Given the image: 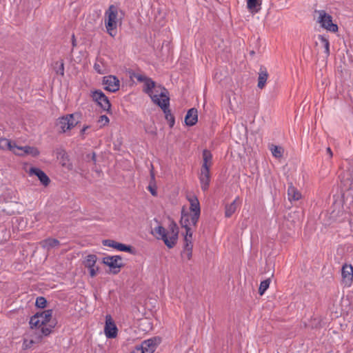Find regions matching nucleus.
<instances>
[{"label": "nucleus", "mask_w": 353, "mask_h": 353, "mask_svg": "<svg viewBox=\"0 0 353 353\" xmlns=\"http://www.w3.org/2000/svg\"><path fill=\"white\" fill-rule=\"evenodd\" d=\"M53 311L52 310H46L41 313H37L30 319V326L31 329L40 328L38 332V339L48 336L52 331L56 325L54 321H51Z\"/></svg>", "instance_id": "nucleus-1"}, {"label": "nucleus", "mask_w": 353, "mask_h": 353, "mask_svg": "<svg viewBox=\"0 0 353 353\" xmlns=\"http://www.w3.org/2000/svg\"><path fill=\"white\" fill-rule=\"evenodd\" d=\"M117 17L118 8L114 5H110L105 12V27L107 32L112 37H114L117 34Z\"/></svg>", "instance_id": "nucleus-2"}, {"label": "nucleus", "mask_w": 353, "mask_h": 353, "mask_svg": "<svg viewBox=\"0 0 353 353\" xmlns=\"http://www.w3.org/2000/svg\"><path fill=\"white\" fill-rule=\"evenodd\" d=\"M166 94L167 90L163 88L160 92L161 99L157 98V96H154L152 97V101L163 110L165 119L168 121L170 126L172 127L175 121L174 116L172 114L171 111L169 109L170 99Z\"/></svg>", "instance_id": "nucleus-3"}, {"label": "nucleus", "mask_w": 353, "mask_h": 353, "mask_svg": "<svg viewBox=\"0 0 353 353\" xmlns=\"http://www.w3.org/2000/svg\"><path fill=\"white\" fill-rule=\"evenodd\" d=\"M160 343V339L150 338L143 341L139 345L135 347L132 353H153Z\"/></svg>", "instance_id": "nucleus-4"}, {"label": "nucleus", "mask_w": 353, "mask_h": 353, "mask_svg": "<svg viewBox=\"0 0 353 353\" xmlns=\"http://www.w3.org/2000/svg\"><path fill=\"white\" fill-rule=\"evenodd\" d=\"M78 114H70L58 119L57 125L61 128L63 132L71 130L78 123Z\"/></svg>", "instance_id": "nucleus-5"}, {"label": "nucleus", "mask_w": 353, "mask_h": 353, "mask_svg": "<svg viewBox=\"0 0 353 353\" xmlns=\"http://www.w3.org/2000/svg\"><path fill=\"white\" fill-rule=\"evenodd\" d=\"M318 14V22L321 24V27L332 32L338 31V26L332 22L331 15L326 13L324 10H319Z\"/></svg>", "instance_id": "nucleus-6"}, {"label": "nucleus", "mask_w": 353, "mask_h": 353, "mask_svg": "<svg viewBox=\"0 0 353 353\" xmlns=\"http://www.w3.org/2000/svg\"><path fill=\"white\" fill-rule=\"evenodd\" d=\"M103 263L108 266L112 273L116 274L120 272V269L123 266L122 258L119 255L106 256L103 258Z\"/></svg>", "instance_id": "nucleus-7"}, {"label": "nucleus", "mask_w": 353, "mask_h": 353, "mask_svg": "<svg viewBox=\"0 0 353 353\" xmlns=\"http://www.w3.org/2000/svg\"><path fill=\"white\" fill-rule=\"evenodd\" d=\"M92 98L104 111L110 112L111 104L108 98L100 90L92 92Z\"/></svg>", "instance_id": "nucleus-8"}, {"label": "nucleus", "mask_w": 353, "mask_h": 353, "mask_svg": "<svg viewBox=\"0 0 353 353\" xmlns=\"http://www.w3.org/2000/svg\"><path fill=\"white\" fill-rule=\"evenodd\" d=\"M188 201L190 204V210L192 213L191 214V222L193 226H196L201 214L199 201L198 199L194 196L188 198Z\"/></svg>", "instance_id": "nucleus-9"}, {"label": "nucleus", "mask_w": 353, "mask_h": 353, "mask_svg": "<svg viewBox=\"0 0 353 353\" xmlns=\"http://www.w3.org/2000/svg\"><path fill=\"white\" fill-rule=\"evenodd\" d=\"M167 232L168 239H164V243L168 248H172L176 244L178 238L179 228L177 225L174 222H172Z\"/></svg>", "instance_id": "nucleus-10"}, {"label": "nucleus", "mask_w": 353, "mask_h": 353, "mask_svg": "<svg viewBox=\"0 0 353 353\" xmlns=\"http://www.w3.org/2000/svg\"><path fill=\"white\" fill-rule=\"evenodd\" d=\"M104 333L108 339H114L117 336L118 329L110 314L105 316Z\"/></svg>", "instance_id": "nucleus-11"}, {"label": "nucleus", "mask_w": 353, "mask_h": 353, "mask_svg": "<svg viewBox=\"0 0 353 353\" xmlns=\"http://www.w3.org/2000/svg\"><path fill=\"white\" fill-rule=\"evenodd\" d=\"M102 83L104 89L110 92H115L119 90V80L114 75H109L103 77Z\"/></svg>", "instance_id": "nucleus-12"}, {"label": "nucleus", "mask_w": 353, "mask_h": 353, "mask_svg": "<svg viewBox=\"0 0 353 353\" xmlns=\"http://www.w3.org/2000/svg\"><path fill=\"white\" fill-rule=\"evenodd\" d=\"M342 282L345 287H350L353 281V267L351 264H344L341 269Z\"/></svg>", "instance_id": "nucleus-13"}, {"label": "nucleus", "mask_w": 353, "mask_h": 353, "mask_svg": "<svg viewBox=\"0 0 353 353\" xmlns=\"http://www.w3.org/2000/svg\"><path fill=\"white\" fill-rule=\"evenodd\" d=\"M210 168H201L199 173V179L203 191H206L210 185L211 175Z\"/></svg>", "instance_id": "nucleus-14"}, {"label": "nucleus", "mask_w": 353, "mask_h": 353, "mask_svg": "<svg viewBox=\"0 0 353 353\" xmlns=\"http://www.w3.org/2000/svg\"><path fill=\"white\" fill-rule=\"evenodd\" d=\"M97 260V257L96 255L89 254L86 256L84 261V265L88 269L91 277H94L99 271V268L96 266Z\"/></svg>", "instance_id": "nucleus-15"}, {"label": "nucleus", "mask_w": 353, "mask_h": 353, "mask_svg": "<svg viewBox=\"0 0 353 353\" xmlns=\"http://www.w3.org/2000/svg\"><path fill=\"white\" fill-rule=\"evenodd\" d=\"M103 244L105 246L111 247L117 249V250L122 252H127L129 253H133V249L132 246L127 245L121 243H118L114 240L106 239L103 241Z\"/></svg>", "instance_id": "nucleus-16"}, {"label": "nucleus", "mask_w": 353, "mask_h": 353, "mask_svg": "<svg viewBox=\"0 0 353 353\" xmlns=\"http://www.w3.org/2000/svg\"><path fill=\"white\" fill-rule=\"evenodd\" d=\"M18 145H16L15 142H12L10 140L1 138L0 139V149L1 150H8L12 151L16 155H21L22 153H20L17 150V148Z\"/></svg>", "instance_id": "nucleus-17"}, {"label": "nucleus", "mask_w": 353, "mask_h": 353, "mask_svg": "<svg viewBox=\"0 0 353 353\" xmlns=\"http://www.w3.org/2000/svg\"><path fill=\"white\" fill-rule=\"evenodd\" d=\"M30 174H34L38 177L40 182L45 186L50 183V179L47 174L41 169L37 168H31L30 169Z\"/></svg>", "instance_id": "nucleus-18"}, {"label": "nucleus", "mask_w": 353, "mask_h": 353, "mask_svg": "<svg viewBox=\"0 0 353 353\" xmlns=\"http://www.w3.org/2000/svg\"><path fill=\"white\" fill-rule=\"evenodd\" d=\"M144 82V88L143 91L148 94L150 98L152 99V97L154 96H157V98L161 99V96L160 95V93H153V88L155 86V82L152 81L150 78L147 77L145 80L143 81Z\"/></svg>", "instance_id": "nucleus-19"}, {"label": "nucleus", "mask_w": 353, "mask_h": 353, "mask_svg": "<svg viewBox=\"0 0 353 353\" xmlns=\"http://www.w3.org/2000/svg\"><path fill=\"white\" fill-rule=\"evenodd\" d=\"M198 121V112L196 108H190L185 117V123L188 126L194 125Z\"/></svg>", "instance_id": "nucleus-20"}, {"label": "nucleus", "mask_w": 353, "mask_h": 353, "mask_svg": "<svg viewBox=\"0 0 353 353\" xmlns=\"http://www.w3.org/2000/svg\"><path fill=\"white\" fill-rule=\"evenodd\" d=\"M288 199L290 202L299 201L301 198V192L290 183L288 188Z\"/></svg>", "instance_id": "nucleus-21"}, {"label": "nucleus", "mask_w": 353, "mask_h": 353, "mask_svg": "<svg viewBox=\"0 0 353 353\" xmlns=\"http://www.w3.org/2000/svg\"><path fill=\"white\" fill-rule=\"evenodd\" d=\"M268 72L265 68L261 67L259 72V77H258V84L257 87L259 89H263L266 84L267 79L268 78Z\"/></svg>", "instance_id": "nucleus-22"}, {"label": "nucleus", "mask_w": 353, "mask_h": 353, "mask_svg": "<svg viewBox=\"0 0 353 353\" xmlns=\"http://www.w3.org/2000/svg\"><path fill=\"white\" fill-rule=\"evenodd\" d=\"M17 150L23 154H30L32 157H36L39 154V151L37 148L31 146H18Z\"/></svg>", "instance_id": "nucleus-23"}, {"label": "nucleus", "mask_w": 353, "mask_h": 353, "mask_svg": "<svg viewBox=\"0 0 353 353\" xmlns=\"http://www.w3.org/2000/svg\"><path fill=\"white\" fill-rule=\"evenodd\" d=\"M203 163L201 168H210L212 165V154L207 149L203 150Z\"/></svg>", "instance_id": "nucleus-24"}, {"label": "nucleus", "mask_w": 353, "mask_h": 353, "mask_svg": "<svg viewBox=\"0 0 353 353\" xmlns=\"http://www.w3.org/2000/svg\"><path fill=\"white\" fill-rule=\"evenodd\" d=\"M41 247L47 250L57 247L60 245L59 241L53 238H48L40 242Z\"/></svg>", "instance_id": "nucleus-25"}, {"label": "nucleus", "mask_w": 353, "mask_h": 353, "mask_svg": "<svg viewBox=\"0 0 353 353\" xmlns=\"http://www.w3.org/2000/svg\"><path fill=\"white\" fill-rule=\"evenodd\" d=\"M181 225L182 228H190L191 225H193L191 222V214L185 211V209L183 208L181 211V218L180 221Z\"/></svg>", "instance_id": "nucleus-26"}, {"label": "nucleus", "mask_w": 353, "mask_h": 353, "mask_svg": "<svg viewBox=\"0 0 353 353\" xmlns=\"http://www.w3.org/2000/svg\"><path fill=\"white\" fill-rule=\"evenodd\" d=\"M239 200V197L237 196L230 204L225 205V216L226 217H230L236 212L238 205L237 201Z\"/></svg>", "instance_id": "nucleus-27"}, {"label": "nucleus", "mask_w": 353, "mask_h": 353, "mask_svg": "<svg viewBox=\"0 0 353 353\" xmlns=\"http://www.w3.org/2000/svg\"><path fill=\"white\" fill-rule=\"evenodd\" d=\"M153 234L157 239H161L163 241L164 239H168L167 230L161 225L154 228Z\"/></svg>", "instance_id": "nucleus-28"}, {"label": "nucleus", "mask_w": 353, "mask_h": 353, "mask_svg": "<svg viewBox=\"0 0 353 353\" xmlns=\"http://www.w3.org/2000/svg\"><path fill=\"white\" fill-rule=\"evenodd\" d=\"M246 3L249 10L258 12L261 9L262 0H246Z\"/></svg>", "instance_id": "nucleus-29"}, {"label": "nucleus", "mask_w": 353, "mask_h": 353, "mask_svg": "<svg viewBox=\"0 0 353 353\" xmlns=\"http://www.w3.org/2000/svg\"><path fill=\"white\" fill-rule=\"evenodd\" d=\"M270 150L271 151L272 156L276 159H280L283 157V149L281 146L271 145L270 146Z\"/></svg>", "instance_id": "nucleus-30"}, {"label": "nucleus", "mask_w": 353, "mask_h": 353, "mask_svg": "<svg viewBox=\"0 0 353 353\" xmlns=\"http://www.w3.org/2000/svg\"><path fill=\"white\" fill-rule=\"evenodd\" d=\"M320 42L323 45L324 49H325V53L327 54V56H329L330 54V42L327 37H325L323 35H319L318 37Z\"/></svg>", "instance_id": "nucleus-31"}, {"label": "nucleus", "mask_w": 353, "mask_h": 353, "mask_svg": "<svg viewBox=\"0 0 353 353\" xmlns=\"http://www.w3.org/2000/svg\"><path fill=\"white\" fill-rule=\"evenodd\" d=\"M128 74L130 79H136L139 82H143L146 79L147 77L138 72H135L133 70L128 71Z\"/></svg>", "instance_id": "nucleus-32"}, {"label": "nucleus", "mask_w": 353, "mask_h": 353, "mask_svg": "<svg viewBox=\"0 0 353 353\" xmlns=\"http://www.w3.org/2000/svg\"><path fill=\"white\" fill-rule=\"evenodd\" d=\"M270 283V279H265V280H264V281L261 282L260 286H259V292L260 295H263L265 293V292L269 288Z\"/></svg>", "instance_id": "nucleus-33"}, {"label": "nucleus", "mask_w": 353, "mask_h": 353, "mask_svg": "<svg viewBox=\"0 0 353 353\" xmlns=\"http://www.w3.org/2000/svg\"><path fill=\"white\" fill-rule=\"evenodd\" d=\"M36 343V341L33 339L25 338L23 341V349L28 350L32 347V345Z\"/></svg>", "instance_id": "nucleus-34"}, {"label": "nucleus", "mask_w": 353, "mask_h": 353, "mask_svg": "<svg viewBox=\"0 0 353 353\" xmlns=\"http://www.w3.org/2000/svg\"><path fill=\"white\" fill-rule=\"evenodd\" d=\"M47 300L43 296H39L36 299L35 305L37 307L44 308L46 306Z\"/></svg>", "instance_id": "nucleus-35"}, {"label": "nucleus", "mask_w": 353, "mask_h": 353, "mask_svg": "<svg viewBox=\"0 0 353 353\" xmlns=\"http://www.w3.org/2000/svg\"><path fill=\"white\" fill-rule=\"evenodd\" d=\"M56 65L58 66L55 68V71L57 74H59L61 76L64 75V63L61 60L60 62H57Z\"/></svg>", "instance_id": "nucleus-36"}, {"label": "nucleus", "mask_w": 353, "mask_h": 353, "mask_svg": "<svg viewBox=\"0 0 353 353\" xmlns=\"http://www.w3.org/2000/svg\"><path fill=\"white\" fill-rule=\"evenodd\" d=\"M185 234L184 236L185 242H188V241H192V232L191 228H185Z\"/></svg>", "instance_id": "nucleus-37"}, {"label": "nucleus", "mask_w": 353, "mask_h": 353, "mask_svg": "<svg viewBox=\"0 0 353 353\" xmlns=\"http://www.w3.org/2000/svg\"><path fill=\"white\" fill-rule=\"evenodd\" d=\"M192 256V251H183L182 257L187 259L190 260Z\"/></svg>", "instance_id": "nucleus-38"}, {"label": "nucleus", "mask_w": 353, "mask_h": 353, "mask_svg": "<svg viewBox=\"0 0 353 353\" xmlns=\"http://www.w3.org/2000/svg\"><path fill=\"white\" fill-rule=\"evenodd\" d=\"M109 121L110 120H109L108 117L106 115H101L99 117V123H101L104 125L105 124H108L109 123Z\"/></svg>", "instance_id": "nucleus-39"}, {"label": "nucleus", "mask_w": 353, "mask_h": 353, "mask_svg": "<svg viewBox=\"0 0 353 353\" xmlns=\"http://www.w3.org/2000/svg\"><path fill=\"white\" fill-rule=\"evenodd\" d=\"M192 241H188V242H185V246H184V251H192Z\"/></svg>", "instance_id": "nucleus-40"}, {"label": "nucleus", "mask_w": 353, "mask_h": 353, "mask_svg": "<svg viewBox=\"0 0 353 353\" xmlns=\"http://www.w3.org/2000/svg\"><path fill=\"white\" fill-rule=\"evenodd\" d=\"M148 190L150 191V192L151 193V194L152 196H157V189H156L155 186H152V185H150L148 187Z\"/></svg>", "instance_id": "nucleus-41"}, {"label": "nucleus", "mask_w": 353, "mask_h": 353, "mask_svg": "<svg viewBox=\"0 0 353 353\" xmlns=\"http://www.w3.org/2000/svg\"><path fill=\"white\" fill-rule=\"evenodd\" d=\"M94 70L99 73V74H103L104 71L101 69L100 65L97 63H95L94 65Z\"/></svg>", "instance_id": "nucleus-42"}, {"label": "nucleus", "mask_w": 353, "mask_h": 353, "mask_svg": "<svg viewBox=\"0 0 353 353\" xmlns=\"http://www.w3.org/2000/svg\"><path fill=\"white\" fill-rule=\"evenodd\" d=\"M87 158H90L93 161L94 164L97 163V155L95 152H92V154H87Z\"/></svg>", "instance_id": "nucleus-43"}, {"label": "nucleus", "mask_w": 353, "mask_h": 353, "mask_svg": "<svg viewBox=\"0 0 353 353\" xmlns=\"http://www.w3.org/2000/svg\"><path fill=\"white\" fill-rule=\"evenodd\" d=\"M326 152H327V154L329 155L330 158H331L332 157L333 154H332V152L330 148H329V147L327 148Z\"/></svg>", "instance_id": "nucleus-44"}, {"label": "nucleus", "mask_w": 353, "mask_h": 353, "mask_svg": "<svg viewBox=\"0 0 353 353\" xmlns=\"http://www.w3.org/2000/svg\"><path fill=\"white\" fill-rule=\"evenodd\" d=\"M88 128H89L88 125L83 126V128L81 130V133L84 134L86 130Z\"/></svg>", "instance_id": "nucleus-45"}, {"label": "nucleus", "mask_w": 353, "mask_h": 353, "mask_svg": "<svg viewBox=\"0 0 353 353\" xmlns=\"http://www.w3.org/2000/svg\"><path fill=\"white\" fill-rule=\"evenodd\" d=\"M72 43L73 46H76V39L74 34L72 37Z\"/></svg>", "instance_id": "nucleus-46"}]
</instances>
